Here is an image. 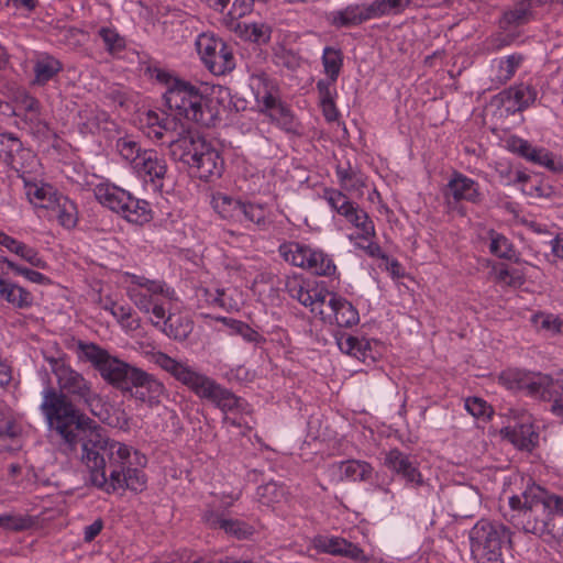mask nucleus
Masks as SVG:
<instances>
[{"label": "nucleus", "instance_id": "nucleus-1", "mask_svg": "<svg viewBox=\"0 0 563 563\" xmlns=\"http://www.w3.org/2000/svg\"><path fill=\"white\" fill-rule=\"evenodd\" d=\"M56 378L57 389L47 386L42 391L41 412L48 427L59 438V450L73 454L80 444L79 460L86 482L107 493L120 489L142 492L146 476L132 466L131 448L103 435L93 421L77 408L91 407L98 400L92 384L74 369L64 356H44Z\"/></svg>", "mask_w": 563, "mask_h": 563}, {"label": "nucleus", "instance_id": "nucleus-2", "mask_svg": "<svg viewBox=\"0 0 563 563\" xmlns=\"http://www.w3.org/2000/svg\"><path fill=\"white\" fill-rule=\"evenodd\" d=\"M509 511L506 520L527 533L549 534L561 538V529L555 519L563 515V499L540 486H532L521 495L509 497Z\"/></svg>", "mask_w": 563, "mask_h": 563}, {"label": "nucleus", "instance_id": "nucleus-3", "mask_svg": "<svg viewBox=\"0 0 563 563\" xmlns=\"http://www.w3.org/2000/svg\"><path fill=\"white\" fill-rule=\"evenodd\" d=\"M156 78L167 85L164 101L175 115L207 128L216 125L220 120L221 99L223 95H229L228 89L213 87L210 95H205L198 87L165 71H158Z\"/></svg>", "mask_w": 563, "mask_h": 563}, {"label": "nucleus", "instance_id": "nucleus-4", "mask_svg": "<svg viewBox=\"0 0 563 563\" xmlns=\"http://www.w3.org/2000/svg\"><path fill=\"white\" fill-rule=\"evenodd\" d=\"M169 154L181 162L189 173L203 181H212L222 176L224 161L220 152L198 132H189L169 141Z\"/></svg>", "mask_w": 563, "mask_h": 563}, {"label": "nucleus", "instance_id": "nucleus-5", "mask_svg": "<svg viewBox=\"0 0 563 563\" xmlns=\"http://www.w3.org/2000/svg\"><path fill=\"white\" fill-rule=\"evenodd\" d=\"M153 360L156 365L190 388L198 397L208 399L222 411L233 410L238 406L239 399L233 393L212 378L194 371L187 364L163 352L155 353Z\"/></svg>", "mask_w": 563, "mask_h": 563}, {"label": "nucleus", "instance_id": "nucleus-6", "mask_svg": "<svg viewBox=\"0 0 563 563\" xmlns=\"http://www.w3.org/2000/svg\"><path fill=\"white\" fill-rule=\"evenodd\" d=\"M499 382L511 390H526L528 395L540 397L544 401H552L551 411L563 416L561 404L562 384L554 382L549 375L525 372L519 368H508L499 376Z\"/></svg>", "mask_w": 563, "mask_h": 563}, {"label": "nucleus", "instance_id": "nucleus-7", "mask_svg": "<svg viewBox=\"0 0 563 563\" xmlns=\"http://www.w3.org/2000/svg\"><path fill=\"white\" fill-rule=\"evenodd\" d=\"M475 563H503V549L511 545L510 530L503 523L482 519L470 531Z\"/></svg>", "mask_w": 563, "mask_h": 563}, {"label": "nucleus", "instance_id": "nucleus-8", "mask_svg": "<svg viewBox=\"0 0 563 563\" xmlns=\"http://www.w3.org/2000/svg\"><path fill=\"white\" fill-rule=\"evenodd\" d=\"M78 350L86 361L91 363L104 382L122 393L129 388L130 377L134 375L136 366H133L117 356L111 355L106 349L96 343L78 342Z\"/></svg>", "mask_w": 563, "mask_h": 563}, {"label": "nucleus", "instance_id": "nucleus-9", "mask_svg": "<svg viewBox=\"0 0 563 563\" xmlns=\"http://www.w3.org/2000/svg\"><path fill=\"white\" fill-rule=\"evenodd\" d=\"M251 87L260 112L286 132H295L297 124L291 110L280 100L278 88L266 73L252 75Z\"/></svg>", "mask_w": 563, "mask_h": 563}, {"label": "nucleus", "instance_id": "nucleus-10", "mask_svg": "<svg viewBox=\"0 0 563 563\" xmlns=\"http://www.w3.org/2000/svg\"><path fill=\"white\" fill-rule=\"evenodd\" d=\"M96 199L104 207L119 213L126 221L144 224L152 219L150 203L130 192L109 184H99L93 189Z\"/></svg>", "mask_w": 563, "mask_h": 563}, {"label": "nucleus", "instance_id": "nucleus-11", "mask_svg": "<svg viewBox=\"0 0 563 563\" xmlns=\"http://www.w3.org/2000/svg\"><path fill=\"white\" fill-rule=\"evenodd\" d=\"M196 46L202 63L213 75L221 76L234 69L233 51L222 38L202 33L198 36Z\"/></svg>", "mask_w": 563, "mask_h": 563}, {"label": "nucleus", "instance_id": "nucleus-12", "mask_svg": "<svg viewBox=\"0 0 563 563\" xmlns=\"http://www.w3.org/2000/svg\"><path fill=\"white\" fill-rule=\"evenodd\" d=\"M129 388L123 394H129L132 398L148 407L158 406L166 388L164 384L154 375L137 367L134 375L130 377Z\"/></svg>", "mask_w": 563, "mask_h": 563}, {"label": "nucleus", "instance_id": "nucleus-13", "mask_svg": "<svg viewBox=\"0 0 563 563\" xmlns=\"http://www.w3.org/2000/svg\"><path fill=\"white\" fill-rule=\"evenodd\" d=\"M384 465L410 488L417 489L426 484L417 459L399 449H391L385 454Z\"/></svg>", "mask_w": 563, "mask_h": 563}, {"label": "nucleus", "instance_id": "nucleus-14", "mask_svg": "<svg viewBox=\"0 0 563 563\" xmlns=\"http://www.w3.org/2000/svg\"><path fill=\"white\" fill-rule=\"evenodd\" d=\"M134 173L151 186L153 191L161 192L164 187V179L167 175L166 159L155 150L144 151L132 168Z\"/></svg>", "mask_w": 563, "mask_h": 563}, {"label": "nucleus", "instance_id": "nucleus-15", "mask_svg": "<svg viewBox=\"0 0 563 563\" xmlns=\"http://www.w3.org/2000/svg\"><path fill=\"white\" fill-rule=\"evenodd\" d=\"M442 192L449 206L462 200L477 205L483 200L479 185L459 172L452 174Z\"/></svg>", "mask_w": 563, "mask_h": 563}, {"label": "nucleus", "instance_id": "nucleus-16", "mask_svg": "<svg viewBox=\"0 0 563 563\" xmlns=\"http://www.w3.org/2000/svg\"><path fill=\"white\" fill-rule=\"evenodd\" d=\"M482 498L479 492L470 485L456 487L450 497V509L455 518H472L479 509Z\"/></svg>", "mask_w": 563, "mask_h": 563}, {"label": "nucleus", "instance_id": "nucleus-17", "mask_svg": "<svg viewBox=\"0 0 563 563\" xmlns=\"http://www.w3.org/2000/svg\"><path fill=\"white\" fill-rule=\"evenodd\" d=\"M498 99L506 107L507 112L515 113L533 103L537 99V91L529 85L520 84L501 91Z\"/></svg>", "mask_w": 563, "mask_h": 563}, {"label": "nucleus", "instance_id": "nucleus-18", "mask_svg": "<svg viewBox=\"0 0 563 563\" xmlns=\"http://www.w3.org/2000/svg\"><path fill=\"white\" fill-rule=\"evenodd\" d=\"M328 20L335 27H351L373 20V18L369 3H355L331 12Z\"/></svg>", "mask_w": 563, "mask_h": 563}, {"label": "nucleus", "instance_id": "nucleus-19", "mask_svg": "<svg viewBox=\"0 0 563 563\" xmlns=\"http://www.w3.org/2000/svg\"><path fill=\"white\" fill-rule=\"evenodd\" d=\"M205 521L211 528L222 529L225 533L234 536L238 539H247L254 532V528L246 522L238 519H228L213 511H209L205 515Z\"/></svg>", "mask_w": 563, "mask_h": 563}, {"label": "nucleus", "instance_id": "nucleus-20", "mask_svg": "<svg viewBox=\"0 0 563 563\" xmlns=\"http://www.w3.org/2000/svg\"><path fill=\"white\" fill-rule=\"evenodd\" d=\"M500 433L520 450H531L538 439V434L528 420L514 427H505L500 430Z\"/></svg>", "mask_w": 563, "mask_h": 563}, {"label": "nucleus", "instance_id": "nucleus-21", "mask_svg": "<svg viewBox=\"0 0 563 563\" xmlns=\"http://www.w3.org/2000/svg\"><path fill=\"white\" fill-rule=\"evenodd\" d=\"M0 245L4 246L11 253H14L30 265L37 268H45L46 262L38 255V252L27 244L15 240L14 238L0 231Z\"/></svg>", "mask_w": 563, "mask_h": 563}, {"label": "nucleus", "instance_id": "nucleus-22", "mask_svg": "<svg viewBox=\"0 0 563 563\" xmlns=\"http://www.w3.org/2000/svg\"><path fill=\"white\" fill-rule=\"evenodd\" d=\"M329 310L335 323L342 328H350L360 320L358 312L353 305L340 296H330Z\"/></svg>", "mask_w": 563, "mask_h": 563}, {"label": "nucleus", "instance_id": "nucleus-23", "mask_svg": "<svg viewBox=\"0 0 563 563\" xmlns=\"http://www.w3.org/2000/svg\"><path fill=\"white\" fill-rule=\"evenodd\" d=\"M0 298L16 309H27L34 302L33 295L25 288L0 276Z\"/></svg>", "mask_w": 563, "mask_h": 563}, {"label": "nucleus", "instance_id": "nucleus-24", "mask_svg": "<svg viewBox=\"0 0 563 563\" xmlns=\"http://www.w3.org/2000/svg\"><path fill=\"white\" fill-rule=\"evenodd\" d=\"M23 143L13 133L4 132L0 134V162L18 169L20 158L24 153Z\"/></svg>", "mask_w": 563, "mask_h": 563}, {"label": "nucleus", "instance_id": "nucleus-25", "mask_svg": "<svg viewBox=\"0 0 563 563\" xmlns=\"http://www.w3.org/2000/svg\"><path fill=\"white\" fill-rule=\"evenodd\" d=\"M540 0H515L514 9L506 11L501 19L504 29L517 27L526 24L532 16V8Z\"/></svg>", "mask_w": 563, "mask_h": 563}, {"label": "nucleus", "instance_id": "nucleus-26", "mask_svg": "<svg viewBox=\"0 0 563 563\" xmlns=\"http://www.w3.org/2000/svg\"><path fill=\"white\" fill-rule=\"evenodd\" d=\"M288 489L278 482L271 481L256 489L257 501L265 507L274 508L288 499Z\"/></svg>", "mask_w": 563, "mask_h": 563}, {"label": "nucleus", "instance_id": "nucleus-27", "mask_svg": "<svg viewBox=\"0 0 563 563\" xmlns=\"http://www.w3.org/2000/svg\"><path fill=\"white\" fill-rule=\"evenodd\" d=\"M228 27L243 40L257 44L267 43L271 38V27L264 23H241L228 24Z\"/></svg>", "mask_w": 563, "mask_h": 563}, {"label": "nucleus", "instance_id": "nucleus-28", "mask_svg": "<svg viewBox=\"0 0 563 563\" xmlns=\"http://www.w3.org/2000/svg\"><path fill=\"white\" fill-rule=\"evenodd\" d=\"M189 132L191 131L185 129L184 124L178 120V115L170 112V114H162L161 123L158 128L153 129L152 136L156 140L166 139V143L169 145L172 139H178L179 135Z\"/></svg>", "mask_w": 563, "mask_h": 563}, {"label": "nucleus", "instance_id": "nucleus-29", "mask_svg": "<svg viewBox=\"0 0 563 563\" xmlns=\"http://www.w3.org/2000/svg\"><path fill=\"white\" fill-rule=\"evenodd\" d=\"M25 188L30 202L37 208H54L55 201L60 196L47 184H26Z\"/></svg>", "mask_w": 563, "mask_h": 563}, {"label": "nucleus", "instance_id": "nucleus-30", "mask_svg": "<svg viewBox=\"0 0 563 563\" xmlns=\"http://www.w3.org/2000/svg\"><path fill=\"white\" fill-rule=\"evenodd\" d=\"M62 70L63 65L57 58L51 55L41 56L33 67L35 75L33 84L44 86Z\"/></svg>", "mask_w": 563, "mask_h": 563}, {"label": "nucleus", "instance_id": "nucleus-31", "mask_svg": "<svg viewBox=\"0 0 563 563\" xmlns=\"http://www.w3.org/2000/svg\"><path fill=\"white\" fill-rule=\"evenodd\" d=\"M192 322L188 318H183L169 313L167 319L161 325V330L174 340L184 341L192 331Z\"/></svg>", "mask_w": 563, "mask_h": 563}, {"label": "nucleus", "instance_id": "nucleus-32", "mask_svg": "<svg viewBox=\"0 0 563 563\" xmlns=\"http://www.w3.org/2000/svg\"><path fill=\"white\" fill-rule=\"evenodd\" d=\"M311 251L310 246L297 242L284 243L278 249L279 255L286 262L301 268H306Z\"/></svg>", "mask_w": 563, "mask_h": 563}, {"label": "nucleus", "instance_id": "nucleus-33", "mask_svg": "<svg viewBox=\"0 0 563 563\" xmlns=\"http://www.w3.org/2000/svg\"><path fill=\"white\" fill-rule=\"evenodd\" d=\"M341 477L356 482L366 481L372 476L373 467L369 463L358 460L343 461L338 464Z\"/></svg>", "mask_w": 563, "mask_h": 563}, {"label": "nucleus", "instance_id": "nucleus-34", "mask_svg": "<svg viewBox=\"0 0 563 563\" xmlns=\"http://www.w3.org/2000/svg\"><path fill=\"white\" fill-rule=\"evenodd\" d=\"M305 269L319 276H333L336 272V266L333 260L323 251L312 249Z\"/></svg>", "mask_w": 563, "mask_h": 563}, {"label": "nucleus", "instance_id": "nucleus-35", "mask_svg": "<svg viewBox=\"0 0 563 563\" xmlns=\"http://www.w3.org/2000/svg\"><path fill=\"white\" fill-rule=\"evenodd\" d=\"M22 433V426L13 410L0 404V439H15Z\"/></svg>", "mask_w": 563, "mask_h": 563}, {"label": "nucleus", "instance_id": "nucleus-36", "mask_svg": "<svg viewBox=\"0 0 563 563\" xmlns=\"http://www.w3.org/2000/svg\"><path fill=\"white\" fill-rule=\"evenodd\" d=\"M243 201L234 199L227 195L219 194L213 198V207L217 212L228 220L241 222V208Z\"/></svg>", "mask_w": 563, "mask_h": 563}, {"label": "nucleus", "instance_id": "nucleus-37", "mask_svg": "<svg viewBox=\"0 0 563 563\" xmlns=\"http://www.w3.org/2000/svg\"><path fill=\"white\" fill-rule=\"evenodd\" d=\"M411 0H373L369 3L372 18L379 19L386 15H397L402 13L409 5Z\"/></svg>", "mask_w": 563, "mask_h": 563}, {"label": "nucleus", "instance_id": "nucleus-38", "mask_svg": "<svg viewBox=\"0 0 563 563\" xmlns=\"http://www.w3.org/2000/svg\"><path fill=\"white\" fill-rule=\"evenodd\" d=\"M82 121L79 123L81 133L96 134L101 130H108L109 115L104 111L89 110L80 114Z\"/></svg>", "mask_w": 563, "mask_h": 563}, {"label": "nucleus", "instance_id": "nucleus-39", "mask_svg": "<svg viewBox=\"0 0 563 563\" xmlns=\"http://www.w3.org/2000/svg\"><path fill=\"white\" fill-rule=\"evenodd\" d=\"M350 223L361 230V238L368 240L375 234L374 223L368 214L355 203L344 217Z\"/></svg>", "mask_w": 563, "mask_h": 563}, {"label": "nucleus", "instance_id": "nucleus-40", "mask_svg": "<svg viewBox=\"0 0 563 563\" xmlns=\"http://www.w3.org/2000/svg\"><path fill=\"white\" fill-rule=\"evenodd\" d=\"M58 219L60 225L70 229L76 225V207L67 197L59 196L55 201L54 208H51Z\"/></svg>", "mask_w": 563, "mask_h": 563}, {"label": "nucleus", "instance_id": "nucleus-41", "mask_svg": "<svg viewBox=\"0 0 563 563\" xmlns=\"http://www.w3.org/2000/svg\"><path fill=\"white\" fill-rule=\"evenodd\" d=\"M131 283L144 290L148 296L156 297L155 300L172 299L173 291L165 288L164 284L147 279L143 276L132 275Z\"/></svg>", "mask_w": 563, "mask_h": 563}, {"label": "nucleus", "instance_id": "nucleus-42", "mask_svg": "<svg viewBox=\"0 0 563 563\" xmlns=\"http://www.w3.org/2000/svg\"><path fill=\"white\" fill-rule=\"evenodd\" d=\"M322 64L329 79H331V81H336L343 65L342 52L339 48L332 46L324 47L322 54Z\"/></svg>", "mask_w": 563, "mask_h": 563}, {"label": "nucleus", "instance_id": "nucleus-43", "mask_svg": "<svg viewBox=\"0 0 563 563\" xmlns=\"http://www.w3.org/2000/svg\"><path fill=\"white\" fill-rule=\"evenodd\" d=\"M115 148L120 156L130 163L131 167L135 166L139 158L143 156L145 150L141 145L130 137H120L117 140Z\"/></svg>", "mask_w": 563, "mask_h": 563}, {"label": "nucleus", "instance_id": "nucleus-44", "mask_svg": "<svg viewBox=\"0 0 563 563\" xmlns=\"http://www.w3.org/2000/svg\"><path fill=\"white\" fill-rule=\"evenodd\" d=\"M339 347L342 352L355 356L358 360H364L367 352L371 350L369 342L365 339L347 335L339 341Z\"/></svg>", "mask_w": 563, "mask_h": 563}, {"label": "nucleus", "instance_id": "nucleus-45", "mask_svg": "<svg viewBox=\"0 0 563 563\" xmlns=\"http://www.w3.org/2000/svg\"><path fill=\"white\" fill-rule=\"evenodd\" d=\"M218 320L223 322L232 330L233 333L241 335L247 342L257 344L265 341V339L257 331L252 329L247 323L243 321L225 317L219 318Z\"/></svg>", "mask_w": 563, "mask_h": 563}, {"label": "nucleus", "instance_id": "nucleus-46", "mask_svg": "<svg viewBox=\"0 0 563 563\" xmlns=\"http://www.w3.org/2000/svg\"><path fill=\"white\" fill-rule=\"evenodd\" d=\"M21 118L22 122L27 128L29 132L36 137L47 139L51 132L48 123L42 119L41 110L32 114L15 113Z\"/></svg>", "mask_w": 563, "mask_h": 563}, {"label": "nucleus", "instance_id": "nucleus-47", "mask_svg": "<svg viewBox=\"0 0 563 563\" xmlns=\"http://www.w3.org/2000/svg\"><path fill=\"white\" fill-rule=\"evenodd\" d=\"M323 198L333 210L343 217H345L355 205L343 192L332 188H325L323 190Z\"/></svg>", "mask_w": 563, "mask_h": 563}, {"label": "nucleus", "instance_id": "nucleus-48", "mask_svg": "<svg viewBox=\"0 0 563 563\" xmlns=\"http://www.w3.org/2000/svg\"><path fill=\"white\" fill-rule=\"evenodd\" d=\"M252 222L257 227L264 229L267 227L268 221L266 218L265 209L261 205L252 202H243L241 208V222Z\"/></svg>", "mask_w": 563, "mask_h": 563}, {"label": "nucleus", "instance_id": "nucleus-49", "mask_svg": "<svg viewBox=\"0 0 563 563\" xmlns=\"http://www.w3.org/2000/svg\"><path fill=\"white\" fill-rule=\"evenodd\" d=\"M523 57L520 54H512L506 58L498 60V69L496 79L504 84L512 78L518 67L521 65Z\"/></svg>", "mask_w": 563, "mask_h": 563}, {"label": "nucleus", "instance_id": "nucleus-50", "mask_svg": "<svg viewBox=\"0 0 563 563\" xmlns=\"http://www.w3.org/2000/svg\"><path fill=\"white\" fill-rule=\"evenodd\" d=\"M111 314L126 331H135L140 328V320L133 317L132 308L129 306H119L117 302H111Z\"/></svg>", "mask_w": 563, "mask_h": 563}, {"label": "nucleus", "instance_id": "nucleus-51", "mask_svg": "<svg viewBox=\"0 0 563 563\" xmlns=\"http://www.w3.org/2000/svg\"><path fill=\"white\" fill-rule=\"evenodd\" d=\"M346 540L340 537L317 536L313 538V547L322 553L341 555Z\"/></svg>", "mask_w": 563, "mask_h": 563}, {"label": "nucleus", "instance_id": "nucleus-52", "mask_svg": "<svg viewBox=\"0 0 563 563\" xmlns=\"http://www.w3.org/2000/svg\"><path fill=\"white\" fill-rule=\"evenodd\" d=\"M489 244L490 252L499 258L512 260L516 257V251L512 243L504 235L492 232Z\"/></svg>", "mask_w": 563, "mask_h": 563}, {"label": "nucleus", "instance_id": "nucleus-53", "mask_svg": "<svg viewBox=\"0 0 563 563\" xmlns=\"http://www.w3.org/2000/svg\"><path fill=\"white\" fill-rule=\"evenodd\" d=\"M286 291L294 299H297L305 307H309L312 303V290L305 288L303 283L299 278H290L286 282Z\"/></svg>", "mask_w": 563, "mask_h": 563}, {"label": "nucleus", "instance_id": "nucleus-54", "mask_svg": "<svg viewBox=\"0 0 563 563\" xmlns=\"http://www.w3.org/2000/svg\"><path fill=\"white\" fill-rule=\"evenodd\" d=\"M516 180L528 195L541 197L549 196L551 194L550 186L543 185L539 181H531L532 178H529V176L523 173L519 172Z\"/></svg>", "mask_w": 563, "mask_h": 563}, {"label": "nucleus", "instance_id": "nucleus-55", "mask_svg": "<svg viewBox=\"0 0 563 563\" xmlns=\"http://www.w3.org/2000/svg\"><path fill=\"white\" fill-rule=\"evenodd\" d=\"M330 296H336V295L333 292H329L328 290L313 289V294L311 297L312 303H311V306H309L310 311L314 314L321 316V318L323 320L331 318L330 312H325V310L323 308L324 305H327V307L329 308Z\"/></svg>", "mask_w": 563, "mask_h": 563}, {"label": "nucleus", "instance_id": "nucleus-56", "mask_svg": "<svg viewBox=\"0 0 563 563\" xmlns=\"http://www.w3.org/2000/svg\"><path fill=\"white\" fill-rule=\"evenodd\" d=\"M98 33L104 43L106 49L109 53L120 52L124 48V40L118 34L115 30L110 27H101Z\"/></svg>", "mask_w": 563, "mask_h": 563}, {"label": "nucleus", "instance_id": "nucleus-57", "mask_svg": "<svg viewBox=\"0 0 563 563\" xmlns=\"http://www.w3.org/2000/svg\"><path fill=\"white\" fill-rule=\"evenodd\" d=\"M3 263L7 264L8 268L13 271L15 274L24 276L27 280L32 283L44 285L49 284L51 282L49 278L43 275L42 273L20 266L8 258H4Z\"/></svg>", "mask_w": 563, "mask_h": 563}, {"label": "nucleus", "instance_id": "nucleus-58", "mask_svg": "<svg viewBox=\"0 0 563 563\" xmlns=\"http://www.w3.org/2000/svg\"><path fill=\"white\" fill-rule=\"evenodd\" d=\"M532 320L540 330H544L551 334L561 332L562 322L559 317L550 313H538L533 316Z\"/></svg>", "mask_w": 563, "mask_h": 563}, {"label": "nucleus", "instance_id": "nucleus-59", "mask_svg": "<svg viewBox=\"0 0 563 563\" xmlns=\"http://www.w3.org/2000/svg\"><path fill=\"white\" fill-rule=\"evenodd\" d=\"M253 0H234L231 10L223 19L225 25L239 22V19L253 10Z\"/></svg>", "mask_w": 563, "mask_h": 563}, {"label": "nucleus", "instance_id": "nucleus-60", "mask_svg": "<svg viewBox=\"0 0 563 563\" xmlns=\"http://www.w3.org/2000/svg\"><path fill=\"white\" fill-rule=\"evenodd\" d=\"M336 176L341 186L346 190L354 189L363 185L361 177L350 165L347 167L339 165L336 167Z\"/></svg>", "mask_w": 563, "mask_h": 563}, {"label": "nucleus", "instance_id": "nucleus-61", "mask_svg": "<svg viewBox=\"0 0 563 563\" xmlns=\"http://www.w3.org/2000/svg\"><path fill=\"white\" fill-rule=\"evenodd\" d=\"M128 294H129L131 300L135 303V306L140 310H142L146 313H150L151 307L156 301L155 300L156 297L152 298L144 290H142L141 288H139L137 286H134V285L129 287Z\"/></svg>", "mask_w": 563, "mask_h": 563}, {"label": "nucleus", "instance_id": "nucleus-62", "mask_svg": "<svg viewBox=\"0 0 563 563\" xmlns=\"http://www.w3.org/2000/svg\"><path fill=\"white\" fill-rule=\"evenodd\" d=\"M466 410L475 418H489L493 409L482 398L471 397L465 400Z\"/></svg>", "mask_w": 563, "mask_h": 563}, {"label": "nucleus", "instance_id": "nucleus-63", "mask_svg": "<svg viewBox=\"0 0 563 563\" xmlns=\"http://www.w3.org/2000/svg\"><path fill=\"white\" fill-rule=\"evenodd\" d=\"M496 280L509 287H520L525 283L523 276L517 269L501 267L496 271Z\"/></svg>", "mask_w": 563, "mask_h": 563}, {"label": "nucleus", "instance_id": "nucleus-64", "mask_svg": "<svg viewBox=\"0 0 563 563\" xmlns=\"http://www.w3.org/2000/svg\"><path fill=\"white\" fill-rule=\"evenodd\" d=\"M16 104L19 109L16 113L20 114H32L42 109L40 101L35 97L25 92L19 96Z\"/></svg>", "mask_w": 563, "mask_h": 563}]
</instances>
